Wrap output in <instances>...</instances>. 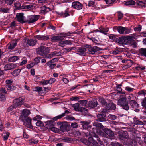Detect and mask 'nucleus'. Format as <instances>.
<instances>
[{
  "mask_svg": "<svg viewBox=\"0 0 146 146\" xmlns=\"http://www.w3.org/2000/svg\"><path fill=\"white\" fill-rule=\"evenodd\" d=\"M98 104L96 100H93L89 101L88 103V106L93 108L97 106Z\"/></svg>",
  "mask_w": 146,
  "mask_h": 146,
  "instance_id": "b1692460",
  "label": "nucleus"
},
{
  "mask_svg": "<svg viewBox=\"0 0 146 146\" xmlns=\"http://www.w3.org/2000/svg\"><path fill=\"white\" fill-rule=\"evenodd\" d=\"M118 137L119 139L121 140L124 138H127L128 137V133L126 131H121L119 133Z\"/></svg>",
  "mask_w": 146,
  "mask_h": 146,
  "instance_id": "9d476101",
  "label": "nucleus"
},
{
  "mask_svg": "<svg viewBox=\"0 0 146 146\" xmlns=\"http://www.w3.org/2000/svg\"><path fill=\"white\" fill-rule=\"evenodd\" d=\"M71 34V33H62L60 34V35L62 36V37H65L67 36H69Z\"/></svg>",
  "mask_w": 146,
  "mask_h": 146,
  "instance_id": "4d7b16f0",
  "label": "nucleus"
},
{
  "mask_svg": "<svg viewBox=\"0 0 146 146\" xmlns=\"http://www.w3.org/2000/svg\"><path fill=\"white\" fill-rule=\"evenodd\" d=\"M25 98L24 97H21L17 98L13 100V103L16 106H21L23 103V102L25 100Z\"/></svg>",
  "mask_w": 146,
  "mask_h": 146,
  "instance_id": "20e7f679",
  "label": "nucleus"
},
{
  "mask_svg": "<svg viewBox=\"0 0 146 146\" xmlns=\"http://www.w3.org/2000/svg\"><path fill=\"white\" fill-rule=\"evenodd\" d=\"M16 17L18 22L22 23H24L26 22V21L24 20L23 14V13H17L16 15Z\"/></svg>",
  "mask_w": 146,
  "mask_h": 146,
  "instance_id": "f8f14e48",
  "label": "nucleus"
},
{
  "mask_svg": "<svg viewBox=\"0 0 146 146\" xmlns=\"http://www.w3.org/2000/svg\"><path fill=\"white\" fill-rule=\"evenodd\" d=\"M6 135H4L3 137V138L5 140H7L8 138L9 137V135H10V133L8 132H6Z\"/></svg>",
  "mask_w": 146,
  "mask_h": 146,
  "instance_id": "0e129e2a",
  "label": "nucleus"
},
{
  "mask_svg": "<svg viewBox=\"0 0 146 146\" xmlns=\"http://www.w3.org/2000/svg\"><path fill=\"white\" fill-rule=\"evenodd\" d=\"M122 85L121 84L117 85V86L116 87V90L119 93L125 94V92H124L122 91V89L121 87Z\"/></svg>",
  "mask_w": 146,
  "mask_h": 146,
  "instance_id": "c9c22d12",
  "label": "nucleus"
},
{
  "mask_svg": "<svg viewBox=\"0 0 146 146\" xmlns=\"http://www.w3.org/2000/svg\"><path fill=\"white\" fill-rule=\"evenodd\" d=\"M5 99V97L4 95L2 94H0V100L3 101Z\"/></svg>",
  "mask_w": 146,
  "mask_h": 146,
  "instance_id": "69168bd1",
  "label": "nucleus"
},
{
  "mask_svg": "<svg viewBox=\"0 0 146 146\" xmlns=\"http://www.w3.org/2000/svg\"><path fill=\"white\" fill-rule=\"evenodd\" d=\"M99 101L103 106H105L106 107L107 104L106 100L103 98H99Z\"/></svg>",
  "mask_w": 146,
  "mask_h": 146,
  "instance_id": "7c9ffc66",
  "label": "nucleus"
},
{
  "mask_svg": "<svg viewBox=\"0 0 146 146\" xmlns=\"http://www.w3.org/2000/svg\"><path fill=\"white\" fill-rule=\"evenodd\" d=\"M97 139V138H96ZM89 141H90V142L92 143V144L95 146H98V143H99L98 141L96 140H95V139L92 138H88ZM100 144V143H99Z\"/></svg>",
  "mask_w": 146,
  "mask_h": 146,
  "instance_id": "c756f323",
  "label": "nucleus"
},
{
  "mask_svg": "<svg viewBox=\"0 0 146 146\" xmlns=\"http://www.w3.org/2000/svg\"><path fill=\"white\" fill-rule=\"evenodd\" d=\"M41 13H46L51 10L50 8L46 6H43L41 7Z\"/></svg>",
  "mask_w": 146,
  "mask_h": 146,
  "instance_id": "bb28decb",
  "label": "nucleus"
},
{
  "mask_svg": "<svg viewBox=\"0 0 146 146\" xmlns=\"http://www.w3.org/2000/svg\"><path fill=\"white\" fill-rule=\"evenodd\" d=\"M63 42L66 45H71L72 43L70 40H66L63 41Z\"/></svg>",
  "mask_w": 146,
  "mask_h": 146,
  "instance_id": "13d9d810",
  "label": "nucleus"
},
{
  "mask_svg": "<svg viewBox=\"0 0 146 146\" xmlns=\"http://www.w3.org/2000/svg\"><path fill=\"white\" fill-rule=\"evenodd\" d=\"M64 114H62L61 115L57 116L55 117H54L52 119L54 121H56L57 120L61 118L62 117L64 116Z\"/></svg>",
  "mask_w": 146,
  "mask_h": 146,
  "instance_id": "c03bdc74",
  "label": "nucleus"
},
{
  "mask_svg": "<svg viewBox=\"0 0 146 146\" xmlns=\"http://www.w3.org/2000/svg\"><path fill=\"white\" fill-rule=\"evenodd\" d=\"M86 49L84 48H79L76 51L77 54L81 56H85L86 54L85 52Z\"/></svg>",
  "mask_w": 146,
  "mask_h": 146,
  "instance_id": "a211bd4d",
  "label": "nucleus"
},
{
  "mask_svg": "<svg viewBox=\"0 0 146 146\" xmlns=\"http://www.w3.org/2000/svg\"><path fill=\"white\" fill-rule=\"evenodd\" d=\"M116 41L121 44H126V42L125 43V39L124 37H121L117 38Z\"/></svg>",
  "mask_w": 146,
  "mask_h": 146,
  "instance_id": "4be33fe9",
  "label": "nucleus"
},
{
  "mask_svg": "<svg viewBox=\"0 0 146 146\" xmlns=\"http://www.w3.org/2000/svg\"><path fill=\"white\" fill-rule=\"evenodd\" d=\"M80 104L83 106H86L88 102L87 100H84L79 101Z\"/></svg>",
  "mask_w": 146,
  "mask_h": 146,
  "instance_id": "a18cd8bd",
  "label": "nucleus"
},
{
  "mask_svg": "<svg viewBox=\"0 0 146 146\" xmlns=\"http://www.w3.org/2000/svg\"><path fill=\"white\" fill-rule=\"evenodd\" d=\"M36 126L39 127H43L44 126V124L43 123L39 121H38L36 123Z\"/></svg>",
  "mask_w": 146,
  "mask_h": 146,
  "instance_id": "864d4df0",
  "label": "nucleus"
},
{
  "mask_svg": "<svg viewBox=\"0 0 146 146\" xmlns=\"http://www.w3.org/2000/svg\"><path fill=\"white\" fill-rule=\"evenodd\" d=\"M37 42V40L33 39H28L26 41V43L27 44L32 46L35 45Z\"/></svg>",
  "mask_w": 146,
  "mask_h": 146,
  "instance_id": "412c9836",
  "label": "nucleus"
},
{
  "mask_svg": "<svg viewBox=\"0 0 146 146\" xmlns=\"http://www.w3.org/2000/svg\"><path fill=\"white\" fill-rule=\"evenodd\" d=\"M85 135L86 136V137H88L90 135H91L93 137H94L95 138H97V141H98V142L101 145H102L103 144V143L102 141L100 140V139L98 137V136L97 134H96L94 132L92 133H90V132H87L85 133Z\"/></svg>",
  "mask_w": 146,
  "mask_h": 146,
  "instance_id": "0eeeda50",
  "label": "nucleus"
},
{
  "mask_svg": "<svg viewBox=\"0 0 146 146\" xmlns=\"http://www.w3.org/2000/svg\"><path fill=\"white\" fill-rule=\"evenodd\" d=\"M121 98L118 101V105L121 106L122 108L126 110H128L129 108L128 102L127 101V98L125 96H120Z\"/></svg>",
  "mask_w": 146,
  "mask_h": 146,
  "instance_id": "f257e3e1",
  "label": "nucleus"
},
{
  "mask_svg": "<svg viewBox=\"0 0 146 146\" xmlns=\"http://www.w3.org/2000/svg\"><path fill=\"white\" fill-rule=\"evenodd\" d=\"M93 126H95L97 127H100L101 128H103L104 127L103 126L102 124L100 123L94 122L92 123Z\"/></svg>",
  "mask_w": 146,
  "mask_h": 146,
  "instance_id": "a19ab883",
  "label": "nucleus"
},
{
  "mask_svg": "<svg viewBox=\"0 0 146 146\" xmlns=\"http://www.w3.org/2000/svg\"><path fill=\"white\" fill-rule=\"evenodd\" d=\"M104 132L109 137H113L114 136V133L111 130L108 128H104L103 129Z\"/></svg>",
  "mask_w": 146,
  "mask_h": 146,
  "instance_id": "1a4fd4ad",
  "label": "nucleus"
},
{
  "mask_svg": "<svg viewBox=\"0 0 146 146\" xmlns=\"http://www.w3.org/2000/svg\"><path fill=\"white\" fill-rule=\"evenodd\" d=\"M65 118L68 120H73L75 119V118L73 117H70L68 115Z\"/></svg>",
  "mask_w": 146,
  "mask_h": 146,
  "instance_id": "052dcab7",
  "label": "nucleus"
},
{
  "mask_svg": "<svg viewBox=\"0 0 146 146\" xmlns=\"http://www.w3.org/2000/svg\"><path fill=\"white\" fill-rule=\"evenodd\" d=\"M124 27L121 26H119L117 27V30L118 32L120 34H123L124 32Z\"/></svg>",
  "mask_w": 146,
  "mask_h": 146,
  "instance_id": "f704fd0d",
  "label": "nucleus"
},
{
  "mask_svg": "<svg viewBox=\"0 0 146 146\" xmlns=\"http://www.w3.org/2000/svg\"><path fill=\"white\" fill-rule=\"evenodd\" d=\"M139 53L142 56L146 57V48H141L139 50Z\"/></svg>",
  "mask_w": 146,
  "mask_h": 146,
  "instance_id": "72a5a7b5",
  "label": "nucleus"
},
{
  "mask_svg": "<svg viewBox=\"0 0 146 146\" xmlns=\"http://www.w3.org/2000/svg\"><path fill=\"white\" fill-rule=\"evenodd\" d=\"M34 37L39 40H45L49 39L48 36L37 35L35 36Z\"/></svg>",
  "mask_w": 146,
  "mask_h": 146,
  "instance_id": "5701e85b",
  "label": "nucleus"
},
{
  "mask_svg": "<svg viewBox=\"0 0 146 146\" xmlns=\"http://www.w3.org/2000/svg\"><path fill=\"white\" fill-rule=\"evenodd\" d=\"M100 50V48L96 46H92L88 48L89 53L91 54H95L99 50Z\"/></svg>",
  "mask_w": 146,
  "mask_h": 146,
  "instance_id": "423d86ee",
  "label": "nucleus"
},
{
  "mask_svg": "<svg viewBox=\"0 0 146 146\" xmlns=\"http://www.w3.org/2000/svg\"><path fill=\"white\" fill-rule=\"evenodd\" d=\"M16 0H5V2L8 5L11 4L13 2Z\"/></svg>",
  "mask_w": 146,
  "mask_h": 146,
  "instance_id": "6e6d98bb",
  "label": "nucleus"
},
{
  "mask_svg": "<svg viewBox=\"0 0 146 146\" xmlns=\"http://www.w3.org/2000/svg\"><path fill=\"white\" fill-rule=\"evenodd\" d=\"M118 17V20H120L123 18V14L121 11H118L117 12Z\"/></svg>",
  "mask_w": 146,
  "mask_h": 146,
  "instance_id": "3c124183",
  "label": "nucleus"
},
{
  "mask_svg": "<svg viewBox=\"0 0 146 146\" xmlns=\"http://www.w3.org/2000/svg\"><path fill=\"white\" fill-rule=\"evenodd\" d=\"M48 80V82H49V84H51L55 82L56 81V79L54 78H51Z\"/></svg>",
  "mask_w": 146,
  "mask_h": 146,
  "instance_id": "e2e57ef3",
  "label": "nucleus"
},
{
  "mask_svg": "<svg viewBox=\"0 0 146 146\" xmlns=\"http://www.w3.org/2000/svg\"><path fill=\"white\" fill-rule=\"evenodd\" d=\"M14 5L15 7L18 9H21L22 6H21V5L19 2H16L14 3Z\"/></svg>",
  "mask_w": 146,
  "mask_h": 146,
  "instance_id": "de8ad7c7",
  "label": "nucleus"
},
{
  "mask_svg": "<svg viewBox=\"0 0 146 146\" xmlns=\"http://www.w3.org/2000/svg\"><path fill=\"white\" fill-rule=\"evenodd\" d=\"M21 71V70L20 69L15 70L13 72L12 74L13 76H17L19 74Z\"/></svg>",
  "mask_w": 146,
  "mask_h": 146,
  "instance_id": "58836bf2",
  "label": "nucleus"
},
{
  "mask_svg": "<svg viewBox=\"0 0 146 146\" xmlns=\"http://www.w3.org/2000/svg\"><path fill=\"white\" fill-rule=\"evenodd\" d=\"M74 110L75 111L81 112L87 111L88 110L84 108L79 106V104L76 103L72 105Z\"/></svg>",
  "mask_w": 146,
  "mask_h": 146,
  "instance_id": "39448f33",
  "label": "nucleus"
},
{
  "mask_svg": "<svg viewBox=\"0 0 146 146\" xmlns=\"http://www.w3.org/2000/svg\"><path fill=\"white\" fill-rule=\"evenodd\" d=\"M17 107L15 105H14V103H13L12 105L11 106L7 109V111H11L14 109H15Z\"/></svg>",
  "mask_w": 146,
  "mask_h": 146,
  "instance_id": "37998d69",
  "label": "nucleus"
},
{
  "mask_svg": "<svg viewBox=\"0 0 146 146\" xmlns=\"http://www.w3.org/2000/svg\"><path fill=\"white\" fill-rule=\"evenodd\" d=\"M135 1L133 0H130L126 2L125 4L127 6H129L135 5Z\"/></svg>",
  "mask_w": 146,
  "mask_h": 146,
  "instance_id": "ea45409f",
  "label": "nucleus"
},
{
  "mask_svg": "<svg viewBox=\"0 0 146 146\" xmlns=\"http://www.w3.org/2000/svg\"><path fill=\"white\" fill-rule=\"evenodd\" d=\"M40 17L39 15H32L28 17L26 22L32 23L37 21Z\"/></svg>",
  "mask_w": 146,
  "mask_h": 146,
  "instance_id": "7ed1b4c3",
  "label": "nucleus"
},
{
  "mask_svg": "<svg viewBox=\"0 0 146 146\" xmlns=\"http://www.w3.org/2000/svg\"><path fill=\"white\" fill-rule=\"evenodd\" d=\"M64 38L61 36H57L52 37L51 38V40L52 42H55L58 41H62Z\"/></svg>",
  "mask_w": 146,
  "mask_h": 146,
  "instance_id": "aec40b11",
  "label": "nucleus"
},
{
  "mask_svg": "<svg viewBox=\"0 0 146 146\" xmlns=\"http://www.w3.org/2000/svg\"><path fill=\"white\" fill-rule=\"evenodd\" d=\"M125 40H131L133 39L134 38V37L133 36H128L126 37H124Z\"/></svg>",
  "mask_w": 146,
  "mask_h": 146,
  "instance_id": "680f3d73",
  "label": "nucleus"
},
{
  "mask_svg": "<svg viewBox=\"0 0 146 146\" xmlns=\"http://www.w3.org/2000/svg\"><path fill=\"white\" fill-rule=\"evenodd\" d=\"M75 49H76V48L74 47H71L69 48H65L64 49V51L65 52H70L72 50H74Z\"/></svg>",
  "mask_w": 146,
  "mask_h": 146,
  "instance_id": "5fc2aeb1",
  "label": "nucleus"
},
{
  "mask_svg": "<svg viewBox=\"0 0 146 146\" xmlns=\"http://www.w3.org/2000/svg\"><path fill=\"white\" fill-rule=\"evenodd\" d=\"M41 57H36L34 59V63L35 64H37L40 62Z\"/></svg>",
  "mask_w": 146,
  "mask_h": 146,
  "instance_id": "09e8293b",
  "label": "nucleus"
},
{
  "mask_svg": "<svg viewBox=\"0 0 146 146\" xmlns=\"http://www.w3.org/2000/svg\"><path fill=\"white\" fill-rule=\"evenodd\" d=\"M19 58L16 56H13L8 58V61L9 62H15L19 60Z\"/></svg>",
  "mask_w": 146,
  "mask_h": 146,
  "instance_id": "473e14b6",
  "label": "nucleus"
},
{
  "mask_svg": "<svg viewBox=\"0 0 146 146\" xmlns=\"http://www.w3.org/2000/svg\"><path fill=\"white\" fill-rule=\"evenodd\" d=\"M36 52L38 54L40 55L44 56L49 52V49L48 47H45L41 46L36 49Z\"/></svg>",
  "mask_w": 146,
  "mask_h": 146,
  "instance_id": "f03ea898",
  "label": "nucleus"
},
{
  "mask_svg": "<svg viewBox=\"0 0 146 146\" xmlns=\"http://www.w3.org/2000/svg\"><path fill=\"white\" fill-rule=\"evenodd\" d=\"M34 89L35 91L38 92H40L42 90V88L41 87H36Z\"/></svg>",
  "mask_w": 146,
  "mask_h": 146,
  "instance_id": "338daca9",
  "label": "nucleus"
},
{
  "mask_svg": "<svg viewBox=\"0 0 146 146\" xmlns=\"http://www.w3.org/2000/svg\"><path fill=\"white\" fill-rule=\"evenodd\" d=\"M74 135L76 137H79L81 135L80 132L77 131H75L73 132Z\"/></svg>",
  "mask_w": 146,
  "mask_h": 146,
  "instance_id": "603ef678",
  "label": "nucleus"
},
{
  "mask_svg": "<svg viewBox=\"0 0 146 146\" xmlns=\"http://www.w3.org/2000/svg\"><path fill=\"white\" fill-rule=\"evenodd\" d=\"M9 10V9L7 8H0V12H3L5 13H6L8 12Z\"/></svg>",
  "mask_w": 146,
  "mask_h": 146,
  "instance_id": "8fccbe9b",
  "label": "nucleus"
},
{
  "mask_svg": "<svg viewBox=\"0 0 146 146\" xmlns=\"http://www.w3.org/2000/svg\"><path fill=\"white\" fill-rule=\"evenodd\" d=\"M33 6L31 4H23L22 6V9H27L31 11L33 9Z\"/></svg>",
  "mask_w": 146,
  "mask_h": 146,
  "instance_id": "393cba45",
  "label": "nucleus"
},
{
  "mask_svg": "<svg viewBox=\"0 0 146 146\" xmlns=\"http://www.w3.org/2000/svg\"><path fill=\"white\" fill-rule=\"evenodd\" d=\"M106 108L108 110H115L116 107L114 103L110 102L107 104Z\"/></svg>",
  "mask_w": 146,
  "mask_h": 146,
  "instance_id": "f3484780",
  "label": "nucleus"
},
{
  "mask_svg": "<svg viewBox=\"0 0 146 146\" xmlns=\"http://www.w3.org/2000/svg\"><path fill=\"white\" fill-rule=\"evenodd\" d=\"M17 66V65L13 63H10L5 65L4 68L5 70H8L13 69Z\"/></svg>",
  "mask_w": 146,
  "mask_h": 146,
  "instance_id": "dca6fc26",
  "label": "nucleus"
},
{
  "mask_svg": "<svg viewBox=\"0 0 146 146\" xmlns=\"http://www.w3.org/2000/svg\"><path fill=\"white\" fill-rule=\"evenodd\" d=\"M61 139L64 141L68 143H71L72 141L74 142L75 141V139L68 137H63Z\"/></svg>",
  "mask_w": 146,
  "mask_h": 146,
  "instance_id": "a878e982",
  "label": "nucleus"
},
{
  "mask_svg": "<svg viewBox=\"0 0 146 146\" xmlns=\"http://www.w3.org/2000/svg\"><path fill=\"white\" fill-rule=\"evenodd\" d=\"M125 29H124L125 34H129L130 32V29L128 28L127 27H125Z\"/></svg>",
  "mask_w": 146,
  "mask_h": 146,
  "instance_id": "bf43d9fd",
  "label": "nucleus"
},
{
  "mask_svg": "<svg viewBox=\"0 0 146 146\" xmlns=\"http://www.w3.org/2000/svg\"><path fill=\"white\" fill-rule=\"evenodd\" d=\"M72 6L73 8L77 10H80L82 8V5L79 2L74 1L72 3Z\"/></svg>",
  "mask_w": 146,
  "mask_h": 146,
  "instance_id": "9b49d317",
  "label": "nucleus"
},
{
  "mask_svg": "<svg viewBox=\"0 0 146 146\" xmlns=\"http://www.w3.org/2000/svg\"><path fill=\"white\" fill-rule=\"evenodd\" d=\"M99 30H96L92 31L90 33H93L94 32H99L103 34L106 35L107 33L108 32L109 28L108 27L106 28H103L102 26L100 27L99 28Z\"/></svg>",
  "mask_w": 146,
  "mask_h": 146,
  "instance_id": "6e6552de",
  "label": "nucleus"
},
{
  "mask_svg": "<svg viewBox=\"0 0 146 146\" xmlns=\"http://www.w3.org/2000/svg\"><path fill=\"white\" fill-rule=\"evenodd\" d=\"M58 14L60 16L63 17H66L67 16H70V14L67 10H66L64 12H59Z\"/></svg>",
  "mask_w": 146,
  "mask_h": 146,
  "instance_id": "c85d7f7f",
  "label": "nucleus"
},
{
  "mask_svg": "<svg viewBox=\"0 0 146 146\" xmlns=\"http://www.w3.org/2000/svg\"><path fill=\"white\" fill-rule=\"evenodd\" d=\"M129 144L132 146H136L137 145V142L135 140L131 139L130 140Z\"/></svg>",
  "mask_w": 146,
  "mask_h": 146,
  "instance_id": "79ce46f5",
  "label": "nucleus"
},
{
  "mask_svg": "<svg viewBox=\"0 0 146 146\" xmlns=\"http://www.w3.org/2000/svg\"><path fill=\"white\" fill-rule=\"evenodd\" d=\"M30 113V112L29 110H28L25 109L22 112L21 114V118H22V120L23 119L27 118L28 117V116Z\"/></svg>",
  "mask_w": 146,
  "mask_h": 146,
  "instance_id": "6ab92c4d",
  "label": "nucleus"
},
{
  "mask_svg": "<svg viewBox=\"0 0 146 146\" xmlns=\"http://www.w3.org/2000/svg\"><path fill=\"white\" fill-rule=\"evenodd\" d=\"M17 44V42H13L10 44L8 46V48L9 49L12 50L15 47Z\"/></svg>",
  "mask_w": 146,
  "mask_h": 146,
  "instance_id": "4c0bfd02",
  "label": "nucleus"
},
{
  "mask_svg": "<svg viewBox=\"0 0 146 146\" xmlns=\"http://www.w3.org/2000/svg\"><path fill=\"white\" fill-rule=\"evenodd\" d=\"M129 104L132 108H137L139 107V104L135 100H133V98L132 97H129Z\"/></svg>",
  "mask_w": 146,
  "mask_h": 146,
  "instance_id": "ddd939ff",
  "label": "nucleus"
},
{
  "mask_svg": "<svg viewBox=\"0 0 146 146\" xmlns=\"http://www.w3.org/2000/svg\"><path fill=\"white\" fill-rule=\"evenodd\" d=\"M35 64L34 62H32L27 66V67L28 69H30L33 67Z\"/></svg>",
  "mask_w": 146,
  "mask_h": 146,
  "instance_id": "774afa93",
  "label": "nucleus"
},
{
  "mask_svg": "<svg viewBox=\"0 0 146 146\" xmlns=\"http://www.w3.org/2000/svg\"><path fill=\"white\" fill-rule=\"evenodd\" d=\"M46 123V125L47 126L46 127L49 129L54 126L55 123L53 121H48Z\"/></svg>",
  "mask_w": 146,
  "mask_h": 146,
  "instance_id": "cd10ccee",
  "label": "nucleus"
},
{
  "mask_svg": "<svg viewBox=\"0 0 146 146\" xmlns=\"http://www.w3.org/2000/svg\"><path fill=\"white\" fill-rule=\"evenodd\" d=\"M24 120H25L26 121L27 123H26L25 125V126L28 128H32L33 126H32V120L29 117H27V118L23 119L22 120L23 121H24Z\"/></svg>",
  "mask_w": 146,
  "mask_h": 146,
  "instance_id": "2eb2a0df",
  "label": "nucleus"
},
{
  "mask_svg": "<svg viewBox=\"0 0 146 146\" xmlns=\"http://www.w3.org/2000/svg\"><path fill=\"white\" fill-rule=\"evenodd\" d=\"M106 116V115L105 114L100 113L97 115V119H96V120L100 122L104 121H106V119L105 118Z\"/></svg>",
  "mask_w": 146,
  "mask_h": 146,
  "instance_id": "4468645a",
  "label": "nucleus"
},
{
  "mask_svg": "<svg viewBox=\"0 0 146 146\" xmlns=\"http://www.w3.org/2000/svg\"><path fill=\"white\" fill-rule=\"evenodd\" d=\"M39 142V141L35 138H32L29 140V142L31 144H37Z\"/></svg>",
  "mask_w": 146,
  "mask_h": 146,
  "instance_id": "49530a36",
  "label": "nucleus"
},
{
  "mask_svg": "<svg viewBox=\"0 0 146 146\" xmlns=\"http://www.w3.org/2000/svg\"><path fill=\"white\" fill-rule=\"evenodd\" d=\"M6 88L8 90L11 91L15 89L16 87L11 84H6Z\"/></svg>",
  "mask_w": 146,
  "mask_h": 146,
  "instance_id": "e433bc0d",
  "label": "nucleus"
},
{
  "mask_svg": "<svg viewBox=\"0 0 146 146\" xmlns=\"http://www.w3.org/2000/svg\"><path fill=\"white\" fill-rule=\"evenodd\" d=\"M133 123L136 125H144L145 123L143 122L139 121L138 119L136 118H133Z\"/></svg>",
  "mask_w": 146,
  "mask_h": 146,
  "instance_id": "2f4dec72",
  "label": "nucleus"
}]
</instances>
